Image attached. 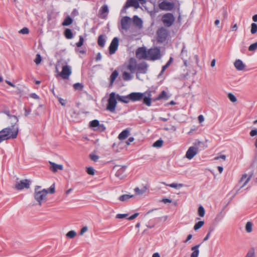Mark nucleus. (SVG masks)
<instances>
[{
	"label": "nucleus",
	"instance_id": "3c124183",
	"mask_svg": "<svg viewBox=\"0 0 257 257\" xmlns=\"http://www.w3.org/2000/svg\"><path fill=\"white\" fill-rule=\"evenodd\" d=\"M84 42V39L83 36H79V41L76 43V45L77 47H81L83 44Z\"/></svg>",
	"mask_w": 257,
	"mask_h": 257
},
{
	"label": "nucleus",
	"instance_id": "c85d7f7f",
	"mask_svg": "<svg viewBox=\"0 0 257 257\" xmlns=\"http://www.w3.org/2000/svg\"><path fill=\"white\" fill-rule=\"evenodd\" d=\"M72 23H73L72 18L70 16H68L64 19L62 25L63 26H68L70 25L71 24H72Z\"/></svg>",
	"mask_w": 257,
	"mask_h": 257
},
{
	"label": "nucleus",
	"instance_id": "f3484780",
	"mask_svg": "<svg viewBox=\"0 0 257 257\" xmlns=\"http://www.w3.org/2000/svg\"><path fill=\"white\" fill-rule=\"evenodd\" d=\"M136 56L138 58L148 60V51L145 47H140L136 51Z\"/></svg>",
	"mask_w": 257,
	"mask_h": 257
},
{
	"label": "nucleus",
	"instance_id": "f03ea898",
	"mask_svg": "<svg viewBox=\"0 0 257 257\" xmlns=\"http://www.w3.org/2000/svg\"><path fill=\"white\" fill-rule=\"evenodd\" d=\"M117 100L116 93L114 92H111L107 99L106 110L110 112H114L117 105Z\"/></svg>",
	"mask_w": 257,
	"mask_h": 257
},
{
	"label": "nucleus",
	"instance_id": "f8f14e48",
	"mask_svg": "<svg viewBox=\"0 0 257 257\" xmlns=\"http://www.w3.org/2000/svg\"><path fill=\"white\" fill-rule=\"evenodd\" d=\"M138 64L137 61L135 58H131L128 61L127 69L130 71L132 73H134L136 72Z\"/></svg>",
	"mask_w": 257,
	"mask_h": 257
},
{
	"label": "nucleus",
	"instance_id": "864d4df0",
	"mask_svg": "<svg viewBox=\"0 0 257 257\" xmlns=\"http://www.w3.org/2000/svg\"><path fill=\"white\" fill-rule=\"evenodd\" d=\"M257 49V42L251 44L248 47V50L249 51H255Z\"/></svg>",
	"mask_w": 257,
	"mask_h": 257
},
{
	"label": "nucleus",
	"instance_id": "e2e57ef3",
	"mask_svg": "<svg viewBox=\"0 0 257 257\" xmlns=\"http://www.w3.org/2000/svg\"><path fill=\"white\" fill-rule=\"evenodd\" d=\"M213 229H210V228L209 229L207 235L203 239V241H206L209 239V238L210 237V234H211V232L213 231Z\"/></svg>",
	"mask_w": 257,
	"mask_h": 257
},
{
	"label": "nucleus",
	"instance_id": "b1692460",
	"mask_svg": "<svg viewBox=\"0 0 257 257\" xmlns=\"http://www.w3.org/2000/svg\"><path fill=\"white\" fill-rule=\"evenodd\" d=\"M133 23L134 25L139 28H141L143 26V21L142 19L137 15L133 17Z\"/></svg>",
	"mask_w": 257,
	"mask_h": 257
},
{
	"label": "nucleus",
	"instance_id": "4c0bfd02",
	"mask_svg": "<svg viewBox=\"0 0 257 257\" xmlns=\"http://www.w3.org/2000/svg\"><path fill=\"white\" fill-rule=\"evenodd\" d=\"M118 75V73L116 70L114 71L111 74L110 78V83L112 84L114 80L116 79V77Z\"/></svg>",
	"mask_w": 257,
	"mask_h": 257
},
{
	"label": "nucleus",
	"instance_id": "69168bd1",
	"mask_svg": "<svg viewBox=\"0 0 257 257\" xmlns=\"http://www.w3.org/2000/svg\"><path fill=\"white\" fill-rule=\"evenodd\" d=\"M139 213H134V214H133L132 215L130 216L127 219L128 220H133L135 218H136L138 215H139Z\"/></svg>",
	"mask_w": 257,
	"mask_h": 257
},
{
	"label": "nucleus",
	"instance_id": "ea45409f",
	"mask_svg": "<svg viewBox=\"0 0 257 257\" xmlns=\"http://www.w3.org/2000/svg\"><path fill=\"white\" fill-rule=\"evenodd\" d=\"M187 51L186 49V46L185 44H183V47L181 50V52L180 54V57L182 59H184V58L187 56Z\"/></svg>",
	"mask_w": 257,
	"mask_h": 257
},
{
	"label": "nucleus",
	"instance_id": "de8ad7c7",
	"mask_svg": "<svg viewBox=\"0 0 257 257\" xmlns=\"http://www.w3.org/2000/svg\"><path fill=\"white\" fill-rule=\"evenodd\" d=\"M73 87L75 90H82L83 88V85L82 83H76L73 85Z\"/></svg>",
	"mask_w": 257,
	"mask_h": 257
},
{
	"label": "nucleus",
	"instance_id": "7ed1b4c3",
	"mask_svg": "<svg viewBox=\"0 0 257 257\" xmlns=\"http://www.w3.org/2000/svg\"><path fill=\"white\" fill-rule=\"evenodd\" d=\"M160 48L155 47L149 49L148 51V60L156 61L162 57Z\"/></svg>",
	"mask_w": 257,
	"mask_h": 257
},
{
	"label": "nucleus",
	"instance_id": "6ab92c4d",
	"mask_svg": "<svg viewBox=\"0 0 257 257\" xmlns=\"http://www.w3.org/2000/svg\"><path fill=\"white\" fill-rule=\"evenodd\" d=\"M130 128H126V129L123 130L118 136V139L122 141L126 139L130 135Z\"/></svg>",
	"mask_w": 257,
	"mask_h": 257
},
{
	"label": "nucleus",
	"instance_id": "a18cd8bd",
	"mask_svg": "<svg viewBox=\"0 0 257 257\" xmlns=\"http://www.w3.org/2000/svg\"><path fill=\"white\" fill-rule=\"evenodd\" d=\"M245 257H255V251L253 248L248 250Z\"/></svg>",
	"mask_w": 257,
	"mask_h": 257
},
{
	"label": "nucleus",
	"instance_id": "8fccbe9b",
	"mask_svg": "<svg viewBox=\"0 0 257 257\" xmlns=\"http://www.w3.org/2000/svg\"><path fill=\"white\" fill-rule=\"evenodd\" d=\"M86 172L88 174L90 175H94L95 174L94 169L91 167L86 168Z\"/></svg>",
	"mask_w": 257,
	"mask_h": 257
},
{
	"label": "nucleus",
	"instance_id": "1a4fd4ad",
	"mask_svg": "<svg viewBox=\"0 0 257 257\" xmlns=\"http://www.w3.org/2000/svg\"><path fill=\"white\" fill-rule=\"evenodd\" d=\"M145 93L140 92H133L129 94L130 101H139L143 98Z\"/></svg>",
	"mask_w": 257,
	"mask_h": 257
},
{
	"label": "nucleus",
	"instance_id": "bf43d9fd",
	"mask_svg": "<svg viewBox=\"0 0 257 257\" xmlns=\"http://www.w3.org/2000/svg\"><path fill=\"white\" fill-rule=\"evenodd\" d=\"M19 33L22 34H28L29 33V30L28 28L24 27L19 31Z\"/></svg>",
	"mask_w": 257,
	"mask_h": 257
},
{
	"label": "nucleus",
	"instance_id": "a19ab883",
	"mask_svg": "<svg viewBox=\"0 0 257 257\" xmlns=\"http://www.w3.org/2000/svg\"><path fill=\"white\" fill-rule=\"evenodd\" d=\"M204 221H199L195 224L193 228L195 230H197L200 229L204 225Z\"/></svg>",
	"mask_w": 257,
	"mask_h": 257
},
{
	"label": "nucleus",
	"instance_id": "c9c22d12",
	"mask_svg": "<svg viewBox=\"0 0 257 257\" xmlns=\"http://www.w3.org/2000/svg\"><path fill=\"white\" fill-rule=\"evenodd\" d=\"M100 123L99 120L97 119H94L91 121H90L89 125L90 126L92 127L94 130H95V129L97 127V126L99 125V124Z\"/></svg>",
	"mask_w": 257,
	"mask_h": 257
},
{
	"label": "nucleus",
	"instance_id": "4be33fe9",
	"mask_svg": "<svg viewBox=\"0 0 257 257\" xmlns=\"http://www.w3.org/2000/svg\"><path fill=\"white\" fill-rule=\"evenodd\" d=\"M116 96L118 101L123 103H128L130 102L129 94L127 95H120L118 94H116Z\"/></svg>",
	"mask_w": 257,
	"mask_h": 257
},
{
	"label": "nucleus",
	"instance_id": "052dcab7",
	"mask_svg": "<svg viewBox=\"0 0 257 257\" xmlns=\"http://www.w3.org/2000/svg\"><path fill=\"white\" fill-rule=\"evenodd\" d=\"M177 12L179 14V16L178 17L176 23H178L180 25L181 24V16L179 8H178L177 9Z\"/></svg>",
	"mask_w": 257,
	"mask_h": 257
},
{
	"label": "nucleus",
	"instance_id": "bb28decb",
	"mask_svg": "<svg viewBox=\"0 0 257 257\" xmlns=\"http://www.w3.org/2000/svg\"><path fill=\"white\" fill-rule=\"evenodd\" d=\"M64 35L67 39H71L73 37V34L71 29H66L64 32Z\"/></svg>",
	"mask_w": 257,
	"mask_h": 257
},
{
	"label": "nucleus",
	"instance_id": "20e7f679",
	"mask_svg": "<svg viewBox=\"0 0 257 257\" xmlns=\"http://www.w3.org/2000/svg\"><path fill=\"white\" fill-rule=\"evenodd\" d=\"M40 188V186H37L34 194L35 199L39 203L40 205L42 204V201L46 199V196L48 194V191L46 189H44L41 191H38V189Z\"/></svg>",
	"mask_w": 257,
	"mask_h": 257
},
{
	"label": "nucleus",
	"instance_id": "aec40b11",
	"mask_svg": "<svg viewBox=\"0 0 257 257\" xmlns=\"http://www.w3.org/2000/svg\"><path fill=\"white\" fill-rule=\"evenodd\" d=\"M109 12L108 7L106 5L102 6L99 10V14L101 18H105Z\"/></svg>",
	"mask_w": 257,
	"mask_h": 257
},
{
	"label": "nucleus",
	"instance_id": "7c9ffc66",
	"mask_svg": "<svg viewBox=\"0 0 257 257\" xmlns=\"http://www.w3.org/2000/svg\"><path fill=\"white\" fill-rule=\"evenodd\" d=\"M134 195L129 194H123L118 197V200L122 202L126 201L134 197Z\"/></svg>",
	"mask_w": 257,
	"mask_h": 257
},
{
	"label": "nucleus",
	"instance_id": "37998d69",
	"mask_svg": "<svg viewBox=\"0 0 257 257\" xmlns=\"http://www.w3.org/2000/svg\"><path fill=\"white\" fill-rule=\"evenodd\" d=\"M257 32V24L253 23L251 24L250 33L252 34H254Z\"/></svg>",
	"mask_w": 257,
	"mask_h": 257
},
{
	"label": "nucleus",
	"instance_id": "a878e982",
	"mask_svg": "<svg viewBox=\"0 0 257 257\" xmlns=\"http://www.w3.org/2000/svg\"><path fill=\"white\" fill-rule=\"evenodd\" d=\"M148 188L147 186H144L142 189H140L139 187L135 188L134 191L138 195H142L144 194L147 190Z\"/></svg>",
	"mask_w": 257,
	"mask_h": 257
},
{
	"label": "nucleus",
	"instance_id": "2eb2a0df",
	"mask_svg": "<svg viewBox=\"0 0 257 257\" xmlns=\"http://www.w3.org/2000/svg\"><path fill=\"white\" fill-rule=\"evenodd\" d=\"M30 181L28 179L21 180L16 185V188L17 190H21L24 188L29 189L30 188Z\"/></svg>",
	"mask_w": 257,
	"mask_h": 257
},
{
	"label": "nucleus",
	"instance_id": "5701e85b",
	"mask_svg": "<svg viewBox=\"0 0 257 257\" xmlns=\"http://www.w3.org/2000/svg\"><path fill=\"white\" fill-rule=\"evenodd\" d=\"M49 163L51 165L50 170L53 172H57L58 170H62L63 168L62 165L57 164L55 163L49 162Z\"/></svg>",
	"mask_w": 257,
	"mask_h": 257
},
{
	"label": "nucleus",
	"instance_id": "c03bdc74",
	"mask_svg": "<svg viewBox=\"0 0 257 257\" xmlns=\"http://www.w3.org/2000/svg\"><path fill=\"white\" fill-rule=\"evenodd\" d=\"M163 141L161 139H159L156 141L153 145V146L156 148H160L162 146Z\"/></svg>",
	"mask_w": 257,
	"mask_h": 257
},
{
	"label": "nucleus",
	"instance_id": "e433bc0d",
	"mask_svg": "<svg viewBox=\"0 0 257 257\" xmlns=\"http://www.w3.org/2000/svg\"><path fill=\"white\" fill-rule=\"evenodd\" d=\"M4 113L8 115L10 118H14L15 123H17L18 122L19 119L18 117L14 115H11L9 110H5Z\"/></svg>",
	"mask_w": 257,
	"mask_h": 257
},
{
	"label": "nucleus",
	"instance_id": "4d7b16f0",
	"mask_svg": "<svg viewBox=\"0 0 257 257\" xmlns=\"http://www.w3.org/2000/svg\"><path fill=\"white\" fill-rule=\"evenodd\" d=\"M55 184H53L52 185H51V186L48 189H47L48 191V193H49L50 194L54 193H55Z\"/></svg>",
	"mask_w": 257,
	"mask_h": 257
},
{
	"label": "nucleus",
	"instance_id": "09e8293b",
	"mask_svg": "<svg viewBox=\"0 0 257 257\" xmlns=\"http://www.w3.org/2000/svg\"><path fill=\"white\" fill-rule=\"evenodd\" d=\"M228 97L229 99L232 102H235L237 100L235 96L231 93H229L228 94Z\"/></svg>",
	"mask_w": 257,
	"mask_h": 257
},
{
	"label": "nucleus",
	"instance_id": "39448f33",
	"mask_svg": "<svg viewBox=\"0 0 257 257\" xmlns=\"http://www.w3.org/2000/svg\"><path fill=\"white\" fill-rule=\"evenodd\" d=\"M139 1H140L142 4H144L146 2V0H127L121 9V13H126V9L130 7H134L136 8H138L140 7Z\"/></svg>",
	"mask_w": 257,
	"mask_h": 257
},
{
	"label": "nucleus",
	"instance_id": "5fc2aeb1",
	"mask_svg": "<svg viewBox=\"0 0 257 257\" xmlns=\"http://www.w3.org/2000/svg\"><path fill=\"white\" fill-rule=\"evenodd\" d=\"M76 235V233L74 230L69 231L66 234L68 237L70 238H73Z\"/></svg>",
	"mask_w": 257,
	"mask_h": 257
},
{
	"label": "nucleus",
	"instance_id": "2f4dec72",
	"mask_svg": "<svg viewBox=\"0 0 257 257\" xmlns=\"http://www.w3.org/2000/svg\"><path fill=\"white\" fill-rule=\"evenodd\" d=\"M173 60V57H171L170 58L169 61L167 62V63L162 67V70L159 75V76H161V75L163 74V73L165 71V70L170 65V64L172 62Z\"/></svg>",
	"mask_w": 257,
	"mask_h": 257
},
{
	"label": "nucleus",
	"instance_id": "9b49d317",
	"mask_svg": "<svg viewBox=\"0 0 257 257\" xmlns=\"http://www.w3.org/2000/svg\"><path fill=\"white\" fill-rule=\"evenodd\" d=\"M159 8L162 10L171 11L174 7V3L163 1L159 4Z\"/></svg>",
	"mask_w": 257,
	"mask_h": 257
},
{
	"label": "nucleus",
	"instance_id": "680f3d73",
	"mask_svg": "<svg viewBox=\"0 0 257 257\" xmlns=\"http://www.w3.org/2000/svg\"><path fill=\"white\" fill-rule=\"evenodd\" d=\"M128 216V214H116L115 218L117 219H123Z\"/></svg>",
	"mask_w": 257,
	"mask_h": 257
},
{
	"label": "nucleus",
	"instance_id": "4468645a",
	"mask_svg": "<svg viewBox=\"0 0 257 257\" xmlns=\"http://www.w3.org/2000/svg\"><path fill=\"white\" fill-rule=\"evenodd\" d=\"M198 153V148L191 146L189 148L186 153V157L189 160L192 159Z\"/></svg>",
	"mask_w": 257,
	"mask_h": 257
},
{
	"label": "nucleus",
	"instance_id": "c756f323",
	"mask_svg": "<svg viewBox=\"0 0 257 257\" xmlns=\"http://www.w3.org/2000/svg\"><path fill=\"white\" fill-rule=\"evenodd\" d=\"M142 99L143 100L144 104H146L148 106H150L151 105L152 98L150 94L149 96H145L144 95Z\"/></svg>",
	"mask_w": 257,
	"mask_h": 257
},
{
	"label": "nucleus",
	"instance_id": "ddd939ff",
	"mask_svg": "<svg viewBox=\"0 0 257 257\" xmlns=\"http://www.w3.org/2000/svg\"><path fill=\"white\" fill-rule=\"evenodd\" d=\"M148 65L146 62L140 63L138 64L137 68V78H138V74H146L147 72Z\"/></svg>",
	"mask_w": 257,
	"mask_h": 257
},
{
	"label": "nucleus",
	"instance_id": "0e129e2a",
	"mask_svg": "<svg viewBox=\"0 0 257 257\" xmlns=\"http://www.w3.org/2000/svg\"><path fill=\"white\" fill-rule=\"evenodd\" d=\"M25 110V115L26 116H28L31 112V108H27V107L24 108Z\"/></svg>",
	"mask_w": 257,
	"mask_h": 257
},
{
	"label": "nucleus",
	"instance_id": "412c9836",
	"mask_svg": "<svg viewBox=\"0 0 257 257\" xmlns=\"http://www.w3.org/2000/svg\"><path fill=\"white\" fill-rule=\"evenodd\" d=\"M234 65L235 68L238 71L243 70L245 66L242 60L240 59L236 60L234 63Z\"/></svg>",
	"mask_w": 257,
	"mask_h": 257
},
{
	"label": "nucleus",
	"instance_id": "dca6fc26",
	"mask_svg": "<svg viewBox=\"0 0 257 257\" xmlns=\"http://www.w3.org/2000/svg\"><path fill=\"white\" fill-rule=\"evenodd\" d=\"M131 22V19L128 16L123 17L121 20V26L123 30L127 31L130 27Z\"/></svg>",
	"mask_w": 257,
	"mask_h": 257
},
{
	"label": "nucleus",
	"instance_id": "49530a36",
	"mask_svg": "<svg viewBox=\"0 0 257 257\" xmlns=\"http://www.w3.org/2000/svg\"><path fill=\"white\" fill-rule=\"evenodd\" d=\"M105 129L106 127L104 124L99 123V125L97 126V127L95 129V131H97L99 132H103L105 130Z\"/></svg>",
	"mask_w": 257,
	"mask_h": 257
},
{
	"label": "nucleus",
	"instance_id": "603ef678",
	"mask_svg": "<svg viewBox=\"0 0 257 257\" xmlns=\"http://www.w3.org/2000/svg\"><path fill=\"white\" fill-rule=\"evenodd\" d=\"M42 61V57L40 54H37L36 55V57L34 60V62L37 65H39Z\"/></svg>",
	"mask_w": 257,
	"mask_h": 257
},
{
	"label": "nucleus",
	"instance_id": "6e6552de",
	"mask_svg": "<svg viewBox=\"0 0 257 257\" xmlns=\"http://www.w3.org/2000/svg\"><path fill=\"white\" fill-rule=\"evenodd\" d=\"M71 73L72 71L71 67L67 65H65L62 66V70L60 73L59 75L63 79H67L69 78Z\"/></svg>",
	"mask_w": 257,
	"mask_h": 257
},
{
	"label": "nucleus",
	"instance_id": "a211bd4d",
	"mask_svg": "<svg viewBox=\"0 0 257 257\" xmlns=\"http://www.w3.org/2000/svg\"><path fill=\"white\" fill-rule=\"evenodd\" d=\"M126 168V166H121L120 168L116 172L115 176L120 179H123L125 177L124 173L125 171Z\"/></svg>",
	"mask_w": 257,
	"mask_h": 257
},
{
	"label": "nucleus",
	"instance_id": "0eeeda50",
	"mask_svg": "<svg viewBox=\"0 0 257 257\" xmlns=\"http://www.w3.org/2000/svg\"><path fill=\"white\" fill-rule=\"evenodd\" d=\"M157 41L160 43H163L166 40L168 36V32L167 30L164 28H160L157 32Z\"/></svg>",
	"mask_w": 257,
	"mask_h": 257
},
{
	"label": "nucleus",
	"instance_id": "79ce46f5",
	"mask_svg": "<svg viewBox=\"0 0 257 257\" xmlns=\"http://www.w3.org/2000/svg\"><path fill=\"white\" fill-rule=\"evenodd\" d=\"M252 223L250 221L247 222L245 225V230L247 232L250 233L252 231Z\"/></svg>",
	"mask_w": 257,
	"mask_h": 257
},
{
	"label": "nucleus",
	"instance_id": "473e14b6",
	"mask_svg": "<svg viewBox=\"0 0 257 257\" xmlns=\"http://www.w3.org/2000/svg\"><path fill=\"white\" fill-rule=\"evenodd\" d=\"M122 78L124 81H129L132 79L133 76L131 73L124 71L122 73Z\"/></svg>",
	"mask_w": 257,
	"mask_h": 257
},
{
	"label": "nucleus",
	"instance_id": "72a5a7b5",
	"mask_svg": "<svg viewBox=\"0 0 257 257\" xmlns=\"http://www.w3.org/2000/svg\"><path fill=\"white\" fill-rule=\"evenodd\" d=\"M168 99V96H167V93L165 91L163 90L161 92V93L158 95L157 97V100L160 99H164L167 100Z\"/></svg>",
	"mask_w": 257,
	"mask_h": 257
},
{
	"label": "nucleus",
	"instance_id": "423d86ee",
	"mask_svg": "<svg viewBox=\"0 0 257 257\" xmlns=\"http://www.w3.org/2000/svg\"><path fill=\"white\" fill-rule=\"evenodd\" d=\"M162 20L165 26L170 27L174 23L175 17L173 14L167 13L163 16Z\"/></svg>",
	"mask_w": 257,
	"mask_h": 257
},
{
	"label": "nucleus",
	"instance_id": "f257e3e1",
	"mask_svg": "<svg viewBox=\"0 0 257 257\" xmlns=\"http://www.w3.org/2000/svg\"><path fill=\"white\" fill-rule=\"evenodd\" d=\"M18 128L15 125L3 128L0 131V143L10 139H16L18 134Z\"/></svg>",
	"mask_w": 257,
	"mask_h": 257
},
{
	"label": "nucleus",
	"instance_id": "774afa93",
	"mask_svg": "<svg viewBox=\"0 0 257 257\" xmlns=\"http://www.w3.org/2000/svg\"><path fill=\"white\" fill-rule=\"evenodd\" d=\"M250 135L251 137H254V136L257 135V129L254 128V129L251 130L250 132Z\"/></svg>",
	"mask_w": 257,
	"mask_h": 257
},
{
	"label": "nucleus",
	"instance_id": "9d476101",
	"mask_svg": "<svg viewBox=\"0 0 257 257\" xmlns=\"http://www.w3.org/2000/svg\"><path fill=\"white\" fill-rule=\"evenodd\" d=\"M119 39L117 37H114L111 41L109 46V51L110 54L112 55L115 53L118 49Z\"/></svg>",
	"mask_w": 257,
	"mask_h": 257
},
{
	"label": "nucleus",
	"instance_id": "393cba45",
	"mask_svg": "<svg viewBox=\"0 0 257 257\" xmlns=\"http://www.w3.org/2000/svg\"><path fill=\"white\" fill-rule=\"evenodd\" d=\"M201 244H197L194 246L192 247L191 249L193 251L191 254V257H198L199 253V247Z\"/></svg>",
	"mask_w": 257,
	"mask_h": 257
},
{
	"label": "nucleus",
	"instance_id": "13d9d810",
	"mask_svg": "<svg viewBox=\"0 0 257 257\" xmlns=\"http://www.w3.org/2000/svg\"><path fill=\"white\" fill-rule=\"evenodd\" d=\"M223 215H222V213L220 212L216 215V216L215 218V220L216 222H219L223 219Z\"/></svg>",
	"mask_w": 257,
	"mask_h": 257
},
{
	"label": "nucleus",
	"instance_id": "f704fd0d",
	"mask_svg": "<svg viewBox=\"0 0 257 257\" xmlns=\"http://www.w3.org/2000/svg\"><path fill=\"white\" fill-rule=\"evenodd\" d=\"M162 183L166 186H169L170 187L174 188H177L178 187L180 188L183 186L182 184H177L176 183H171L170 184H168L166 182H162Z\"/></svg>",
	"mask_w": 257,
	"mask_h": 257
},
{
	"label": "nucleus",
	"instance_id": "cd10ccee",
	"mask_svg": "<svg viewBox=\"0 0 257 257\" xmlns=\"http://www.w3.org/2000/svg\"><path fill=\"white\" fill-rule=\"evenodd\" d=\"M105 39L103 35L99 36L98 38V44L101 47H104L105 44Z\"/></svg>",
	"mask_w": 257,
	"mask_h": 257
},
{
	"label": "nucleus",
	"instance_id": "6e6d98bb",
	"mask_svg": "<svg viewBox=\"0 0 257 257\" xmlns=\"http://www.w3.org/2000/svg\"><path fill=\"white\" fill-rule=\"evenodd\" d=\"M89 157L91 160L94 162H97L99 159V156L94 154H90L89 155Z\"/></svg>",
	"mask_w": 257,
	"mask_h": 257
},
{
	"label": "nucleus",
	"instance_id": "58836bf2",
	"mask_svg": "<svg viewBox=\"0 0 257 257\" xmlns=\"http://www.w3.org/2000/svg\"><path fill=\"white\" fill-rule=\"evenodd\" d=\"M198 214L200 217H204L205 214V209L203 206L200 205L198 209Z\"/></svg>",
	"mask_w": 257,
	"mask_h": 257
},
{
	"label": "nucleus",
	"instance_id": "338daca9",
	"mask_svg": "<svg viewBox=\"0 0 257 257\" xmlns=\"http://www.w3.org/2000/svg\"><path fill=\"white\" fill-rule=\"evenodd\" d=\"M134 141V138L133 137H131L128 138V139L126 141L125 143L127 146H128Z\"/></svg>",
	"mask_w": 257,
	"mask_h": 257
}]
</instances>
